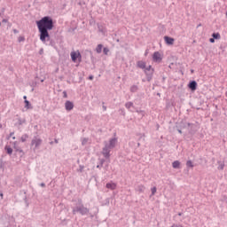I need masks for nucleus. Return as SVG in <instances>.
<instances>
[{"label": "nucleus", "instance_id": "obj_1", "mask_svg": "<svg viewBox=\"0 0 227 227\" xmlns=\"http://www.w3.org/2000/svg\"><path fill=\"white\" fill-rule=\"evenodd\" d=\"M36 26L40 33V40L43 43H46L51 40L49 31L54 29V20L50 16H44L40 20L36 21Z\"/></svg>", "mask_w": 227, "mask_h": 227}, {"label": "nucleus", "instance_id": "obj_2", "mask_svg": "<svg viewBox=\"0 0 227 227\" xmlns=\"http://www.w3.org/2000/svg\"><path fill=\"white\" fill-rule=\"evenodd\" d=\"M116 143H118V139L116 138H110L109 143L107 141L104 142L105 146L102 149V155L105 159H110L111 151L116 147Z\"/></svg>", "mask_w": 227, "mask_h": 227}, {"label": "nucleus", "instance_id": "obj_3", "mask_svg": "<svg viewBox=\"0 0 227 227\" xmlns=\"http://www.w3.org/2000/svg\"><path fill=\"white\" fill-rule=\"evenodd\" d=\"M73 214H80L81 215H88L90 214V209L84 207L82 204V200L79 199L75 204V207H73Z\"/></svg>", "mask_w": 227, "mask_h": 227}, {"label": "nucleus", "instance_id": "obj_4", "mask_svg": "<svg viewBox=\"0 0 227 227\" xmlns=\"http://www.w3.org/2000/svg\"><path fill=\"white\" fill-rule=\"evenodd\" d=\"M42 143H43V140L40 138L39 137H34L31 140L30 146L33 147L34 152H36V150L40 149V146H42Z\"/></svg>", "mask_w": 227, "mask_h": 227}, {"label": "nucleus", "instance_id": "obj_5", "mask_svg": "<svg viewBox=\"0 0 227 227\" xmlns=\"http://www.w3.org/2000/svg\"><path fill=\"white\" fill-rule=\"evenodd\" d=\"M153 59L155 63H160L162 61V55L159 51H155L153 55Z\"/></svg>", "mask_w": 227, "mask_h": 227}, {"label": "nucleus", "instance_id": "obj_6", "mask_svg": "<svg viewBox=\"0 0 227 227\" xmlns=\"http://www.w3.org/2000/svg\"><path fill=\"white\" fill-rule=\"evenodd\" d=\"M188 88L192 91H196V90H198V82H196V81L190 82L188 84Z\"/></svg>", "mask_w": 227, "mask_h": 227}, {"label": "nucleus", "instance_id": "obj_7", "mask_svg": "<svg viewBox=\"0 0 227 227\" xmlns=\"http://www.w3.org/2000/svg\"><path fill=\"white\" fill-rule=\"evenodd\" d=\"M145 75H146V79L148 82L152 81V79L153 78V72L154 70H144Z\"/></svg>", "mask_w": 227, "mask_h": 227}, {"label": "nucleus", "instance_id": "obj_8", "mask_svg": "<svg viewBox=\"0 0 227 227\" xmlns=\"http://www.w3.org/2000/svg\"><path fill=\"white\" fill-rule=\"evenodd\" d=\"M65 109L66 111H72V109H74V102L70 100L66 101Z\"/></svg>", "mask_w": 227, "mask_h": 227}, {"label": "nucleus", "instance_id": "obj_9", "mask_svg": "<svg viewBox=\"0 0 227 227\" xmlns=\"http://www.w3.org/2000/svg\"><path fill=\"white\" fill-rule=\"evenodd\" d=\"M81 58V52H75V51H72L71 52V59L72 61H74V63H75V61H77V59Z\"/></svg>", "mask_w": 227, "mask_h": 227}, {"label": "nucleus", "instance_id": "obj_10", "mask_svg": "<svg viewBox=\"0 0 227 227\" xmlns=\"http://www.w3.org/2000/svg\"><path fill=\"white\" fill-rule=\"evenodd\" d=\"M164 40L167 45H173L175 43V39L173 37H169L168 35L164 36Z\"/></svg>", "mask_w": 227, "mask_h": 227}, {"label": "nucleus", "instance_id": "obj_11", "mask_svg": "<svg viewBox=\"0 0 227 227\" xmlns=\"http://www.w3.org/2000/svg\"><path fill=\"white\" fill-rule=\"evenodd\" d=\"M137 67L138 68H141L142 70H145V68H146V62H145L143 60H139L137 62Z\"/></svg>", "mask_w": 227, "mask_h": 227}, {"label": "nucleus", "instance_id": "obj_12", "mask_svg": "<svg viewBox=\"0 0 227 227\" xmlns=\"http://www.w3.org/2000/svg\"><path fill=\"white\" fill-rule=\"evenodd\" d=\"M18 145H19L18 142H13V148L15 152H18L19 153H24V151L22 150V148H20Z\"/></svg>", "mask_w": 227, "mask_h": 227}, {"label": "nucleus", "instance_id": "obj_13", "mask_svg": "<svg viewBox=\"0 0 227 227\" xmlns=\"http://www.w3.org/2000/svg\"><path fill=\"white\" fill-rule=\"evenodd\" d=\"M145 189H146V187H145V185H143V184H138V185H137V187L135 188V191H136L137 192H145Z\"/></svg>", "mask_w": 227, "mask_h": 227}, {"label": "nucleus", "instance_id": "obj_14", "mask_svg": "<svg viewBox=\"0 0 227 227\" xmlns=\"http://www.w3.org/2000/svg\"><path fill=\"white\" fill-rule=\"evenodd\" d=\"M106 189L114 191V189H116V184L114 183H108V184H106Z\"/></svg>", "mask_w": 227, "mask_h": 227}, {"label": "nucleus", "instance_id": "obj_15", "mask_svg": "<svg viewBox=\"0 0 227 227\" xmlns=\"http://www.w3.org/2000/svg\"><path fill=\"white\" fill-rule=\"evenodd\" d=\"M172 168H174V169L180 168V161L175 160L174 162H172Z\"/></svg>", "mask_w": 227, "mask_h": 227}, {"label": "nucleus", "instance_id": "obj_16", "mask_svg": "<svg viewBox=\"0 0 227 227\" xmlns=\"http://www.w3.org/2000/svg\"><path fill=\"white\" fill-rule=\"evenodd\" d=\"M138 90H139V87H137V85H132L129 89V91L131 93H136L137 92Z\"/></svg>", "mask_w": 227, "mask_h": 227}, {"label": "nucleus", "instance_id": "obj_17", "mask_svg": "<svg viewBox=\"0 0 227 227\" xmlns=\"http://www.w3.org/2000/svg\"><path fill=\"white\" fill-rule=\"evenodd\" d=\"M24 103H25V109H33V106L31 105L29 100H25Z\"/></svg>", "mask_w": 227, "mask_h": 227}, {"label": "nucleus", "instance_id": "obj_18", "mask_svg": "<svg viewBox=\"0 0 227 227\" xmlns=\"http://www.w3.org/2000/svg\"><path fill=\"white\" fill-rule=\"evenodd\" d=\"M28 137H29V136L27 134L22 135L20 137L21 143H26V141H27Z\"/></svg>", "mask_w": 227, "mask_h": 227}, {"label": "nucleus", "instance_id": "obj_19", "mask_svg": "<svg viewBox=\"0 0 227 227\" xmlns=\"http://www.w3.org/2000/svg\"><path fill=\"white\" fill-rule=\"evenodd\" d=\"M4 150H6L8 155H12V154L13 153V149H12V147H10V146H8V145H6V146L4 147Z\"/></svg>", "mask_w": 227, "mask_h": 227}, {"label": "nucleus", "instance_id": "obj_20", "mask_svg": "<svg viewBox=\"0 0 227 227\" xmlns=\"http://www.w3.org/2000/svg\"><path fill=\"white\" fill-rule=\"evenodd\" d=\"M104 48V45H102V44H98V46H97V48H96V52L98 53V54H100L101 52H102V49Z\"/></svg>", "mask_w": 227, "mask_h": 227}, {"label": "nucleus", "instance_id": "obj_21", "mask_svg": "<svg viewBox=\"0 0 227 227\" xmlns=\"http://www.w3.org/2000/svg\"><path fill=\"white\" fill-rule=\"evenodd\" d=\"M212 37H213L215 40H220V39H221V34H219V33H213V34H212Z\"/></svg>", "mask_w": 227, "mask_h": 227}, {"label": "nucleus", "instance_id": "obj_22", "mask_svg": "<svg viewBox=\"0 0 227 227\" xmlns=\"http://www.w3.org/2000/svg\"><path fill=\"white\" fill-rule=\"evenodd\" d=\"M125 107H126V109H130V107H134V103H132V102H127L126 104H125Z\"/></svg>", "mask_w": 227, "mask_h": 227}, {"label": "nucleus", "instance_id": "obj_23", "mask_svg": "<svg viewBox=\"0 0 227 227\" xmlns=\"http://www.w3.org/2000/svg\"><path fill=\"white\" fill-rule=\"evenodd\" d=\"M187 168H194V164H192V161L191 160L186 161Z\"/></svg>", "mask_w": 227, "mask_h": 227}, {"label": "nucleus", "instance_id": "obj_24", "mask_svg": "<svg viewBox=\"0 0 227 227\" xmlns=\"http://www.w3.org/2000/svg\"><path fill=\"white\" fill-rule=\"evenodd\" d=\"M98 28L99 33H106V30L104 29V27L102 25H98Z\"/></svg>", "mask_w": 227, "mask_h": 227}, {"label": "nucleus", "instance_id": "obj_25", "mask_svg": "<svg viewBox=\"0 0 227 227\" xmlns=\"http://www.w3.org/2000/svg\"><path fill=\"white\" fill-rule=\"evenodd\" d=\"M46 42H50V43H45L46 45H51V47H54L55 43L54 41L51 40V35H50V40L49 41L46 40Z\"/></svg>", "mask_w": 227, "mask_h": 227}, {"label": "nucleus", "instance_id": "obj_26", "mask_svg": "<svg viewBox=\"0 0 227 227\" xmlns=\"http://www.w3.org/2000/svg\"><path fill=\"white\" fill-rule=\"evenodd\" d=\"M103 52H104L105 56H107V54H109V48L105 47V48L103 49Z\"/></svg>", "mask_w": 227, "mask_h": 227}, {"label": "nucleus", "instance_id": "obj_27", "mask_svg": "<svg viewBox=\"0 0 227 227\" xmlns=\"http://www.w3.org/2000/svg\"><path fill=\"white\" fill-rule=\"evenodd\" d=\"M152 196H155V192H157V187H153L151 189Z\"/></svg>", "mask_w": 227, "mask_h": 227}, {"label": "nucleus", "instance_id": "obj_28", "mask_svg": "<svg viewBox=\"0 0 227 227\" xmlns=\"http://www.w3.org/2000/svg\"><path fill=\"white\" fill-rule=\"evenodd\" d=\"M88 141H89L88 138H82V146H84V145H87Z\"/></svg>", "mask_w": 227, "mask_h": 227}, {"label": "nucleus", "instance_id": "obj_29", "mask_svg": "<svg viewBox=\"0 0 227 227\" xmlns=\"http://www.w3.org/2000/svg\"><path fill=\"white\" fill-rule=\"evenodd\" d=\"M104 162H106V160H101V165H97V168L100 169L104 166Z\"/></svg>", "mask_w": 227, "mask_h": 227}, {"label": "nucleus", "instance_id": "obj_30", "mask_svg": "<svg viewBox=\"0 0 227 227\" xmlns=\"http://www.w3.org/2000/svg\"><path fill=\"white\" fill-rule=\"evenodd\" d=\"M62 93H63V98H68V94L67 93V90H64Z\"/></svg>", "mask_w": 227, "mask_h": 227}, {"label": "nucleus", "instance_id": "obj_31", "mask_svg": "<svg viewBox=\"0 0 227 227\" xmlns=\"http://www.w3.org/2000/svg\"><path fill=\"white\" fill-rule=\"evenodd\" d=\"M19 125H22L23 123H26V120L19 119Z\"/></svg>", "mask_w": 227, "mask_h": 227}, {"label": "nucleus", "instance_id": "obj_32", "mask_svg": "<svg viewBox=\"0 0 227 227\" xmlns=\"http://www.w3.org/2000/svg\"><path fill=\"white\" fill-rule=\"evenodd\" d=\"M218 169H224V164H220L218 166Z\"/></svg>", "mask_w": 227, "mask_h": 227}, {"label": "nucleus", "instance_id": "obj_33", "mask_svg": "<svg viewBox=\"0 0 227 227\" xmlns=\"http://www.w3.org/2000/svg\"><path fill=\"white\" fill-rule=\"evenodd\" d=\"M137 113H140L142 116H145V111L143 110H140V111L137 110Z\"/></svg>", "mask_w": 227, "mask_h": 227}, {"label": "nucleus", "instance_id": "obj_34", "mask_svg": "<svg viewBox=\"0 0 227 227\" xmlns=\"http://www.w3.org/2000/svg\"><path fill=\"white\" fill-rule=\"evenodd\" d=\"M144 70H153V68H152V66H148V67H145Z\"/></svg>", "mask_w": 227, "mask_h": 227}, {"label": "nucleus", "instance_id": "obj_35", "mask_svg": "<svg viewBox=\"0 0 227 227\" xmlns=\"http://www.w3.org/2000/svg\"><path fill=\"white\" fill-rule=\"evenodd\" d=\"M14 134H15V132H11L9 137H8V139H10V137H13Z\"/></svg>", "mask_w": 227, "mask_h": 227}, {"label": "nucleus", "instance_id": "obj_36", "mask_svg": "<svg viewBox=\"0 0 227 227\" xmlns=\"http://www.w3.org/2000/svg\"><path fill=\"white\" fill-rule=\"evenodd\" d=\"M209 42H210V43H214L215 42V39L213 37V38H210L209 39Z\"/></svg>", "mask_w": 227, "mask_h": 227}, {"label": "nucleus", "instance_id": "obj_37", "mask_svg": "<svg viewBox=\"0 0 227 227\" xmlns=\"http://www.w3.org/2000/svg\"><path fill=\"white\" fill-rule=\"evenodd\" d=\"M3 15H4V8L2 9V12H0V17H3Z\"/></svg>", "mask_w": 227, "mask_h": 227}, {"label": "nucleus", "instance_id": "obj_38", "mask_svg": "<svg viewBox=\"0 0 227 227\" xmlns=\"http://www.w3.org/2000/svg\"><path fill=\"white\" fill-rule=\"evenodd\" d=\"M12 31H13L14 35L19 34V30H17L16 28H14Z\"/></svg>", "mask_w": 227, "mask_h": 227}, {"label": "nucleus", "instance_id": "obj_39", "mask_svg": "<svg viewBox=\"0 0 227 227\" xmlns=\"http://www.w3.org/2000/svg\"><path fill=\"white\" fill-rule=\"evenodd\" d=\"M93 79H94V76H93V75H90V76H89V80H90V81H93Z\"/></svg>", "mask_w": 227, "mask_h": 227}, {"label": "nucleus", "instance_id": "obj_40", "mask_svg": "<svg viewBox=\"0 0 227 227\" xmlns=\"http://www.w3.org/2000/svg\"><path fill=\"white\" fill-rule=\"evenodd\" d=\"M84 169L83 166H80V172L82 173V170Z\"/></svg>", "mask_w": 227, "mask_h": 227}, {"label": "nucleus", "instance_id": "obj_41", "mask_svg": "<svg viewBox=\"0 0 227 227\" xmlns=\"http://www.w3.org/2000/svg\"><path fill=\"white\" fill-rule=\"evenodd\" d=\"M40 187H45V183H41Z\"/></svg>", "mask_w": 227, "mask_h": 227}, {"label": "nucleus", "instance_id": "obj_42", "mask_svg": "<svg viewBox=\"0 0 227 227\" xmlns=\"http://www.w3.org/2000/svg\"><path fill=\"white\" fill-rule=\"evenodd\" d=\"M39 54H43V49H41V50L39 51Z\"/></svg>", "mask_w": 227, "mask_h": 227}, {"label": "nucleus", "instance_id": "obj_43", "mask_svg": "<svg viewBox=\"0 0 227 227\" xmlns=\"http://www.w3.org/2000/svg\"><path fill=\"white\" fill-rule=\"evenodd\" d=\"M2 22L6 23V22H8V20L4 19V20H2Z\"/></svg>", "mask_w": 227, "mask_h": 227}, {"label": "nucleus", "instance_id": "obj_44", "mask_svg": "<svg viewBox=\"0 0 227 227\" xmlns=\"http://www.w3.org/2000/svg\"><path fill=\"white\" fill-rule=\"evenodd\" d=\"M103 109H104V111H107V106H103Z\"/></svg>", "mask_w": 227, "mask_h": 227}, {"label": "nucleus", "instance_id": "obj_45", "mask_svg": "<svg viewBox=\"0 0 227 227\" xmlns=\"http://www.w3.org/2000/svg\"><path fill=\"white\" fill-rule=\"evenodd\" d=\"M24 100H27V96L23 97Z\"/></svg>", "mask_w": 227, "mask_h": 227}, {"label": "nucleus", "instance_id": "obj_46", "mask_svg": "<svg viewBox=\"0 0 227 227\" xmlns=\"http://www.w3.org/2000/svg\"><path fill=\"white\" fill-rule=\"evenodd\" d=\"M177 132H178L179 134H182L181 129H177Z\"/></svg>", "mask_w": 227, "mask_h": 227}, {"label": "nucleus", "instance_id": "obj_47", "mask_svg": "<svg viewBox=\"0 0 227 227\" xmlns=\"http://www.w3.org/2000/svg\"><path fill=\"white\" fill-rule=\"evenodd\" d=\"M137 146H141V144H140V143H137Z\"/></svg>", "mask_w": 227, "mask_h": 227}, {"label": "nucleus", "instance_id": "obj_48", "mask_svg": "<svg viewBox=\"0 0 227 227\" xmlns=\"http://www.w3.org/2000/svg\"><path fill=\"white\" fill-rule=\"evenodd\" d=\"M191 125H192V124H191V123H188V127H191Z\"/></svg>", "mask_w": 227, "mask_h": 227}, {"label": "nucleus", "instance_id": "obj_49", "mask_svg": "<svg viewBox=\"0 0 227 227\" xmlns=\"http://www.w3.org/2000/svg\"><path fill=\"white\" fill-rule=\"evenodd\" d=\"M1 198H3V193H0Z\"/></svg>", "mask_w": 227, "mask_h": 227}, {"label": "nucleus", "instance_id": "obj_50", "mask_svg": "<svg viewBox=\"0 0 227 227\" xmlns=\"http://www.w3.org/2000/svg\"><path fill=\"white\" fill-rule=\"evenodd\" d=\"M178 215H182V213H178Z\"/></svg>", "mask_w": 227, "mask_h": 227}, {"label": "nucleus", "instance_id": "obj_51", "mask_svg": "<svg viewBox=\"0 0 227 227\" xmlns=\"http://www.w3.org/2000/svg\"><path fill=\"white\" fill-rule=\"evenodd\" d=\"M44 80H41V82H43Z\"/></svg>", "mask_w": 227, "mask_h": 227}, {"label": "nucleus", "instance_id": "obj_52", "mask_svg": "<svg viewBox=\"0 0 227 227\" xmlns=\"http://www.w3.org/2000/svg\"><path fill=\"white\" fill-rule=\"evenodd\" d=\"M21 40H24V37H21Z\"/></svg>", "mask_w": 227, "mask_h": 227}, {"label": "nucleus", "instance_id": "obj_53", "mask_svg": "<svg viewBox=\"0 0 227 227\" xmlns=\"http://www.w3.org/2000/svg\"><path fill=\"white\" fill-rule=\"evenodd\" d=\"M12 139H15V137H12Z\"/></svg>", "mask_w": 227, "mask_h": 227}, {"label": "nucleus", "instance_id": "obj_54", "mask_svg": "<svg viewBox=\"0 0 227 227\" xmlns=\"http://www.w3.org/2000/svg\"><path fill=\"white\" fill-rule=\"evenodd\" d=\"M55 143H58V140H55Z\"/></svg>", "mask_w": 227, "mask_h": 227}, {"label": "nucleus", "instance_id": "obj_55", "mask_svg": "<svg viewBox=\"0 0 227 227\" xmlns=\"http://www.w3.org/2000/svg\"><path fill=\"white\" fill-rule=\"evenodd\" d=\"M0 26H1V22H0Z\"/></svg>", "mask_w": 227, "mask_h": 227}]
</instances>
